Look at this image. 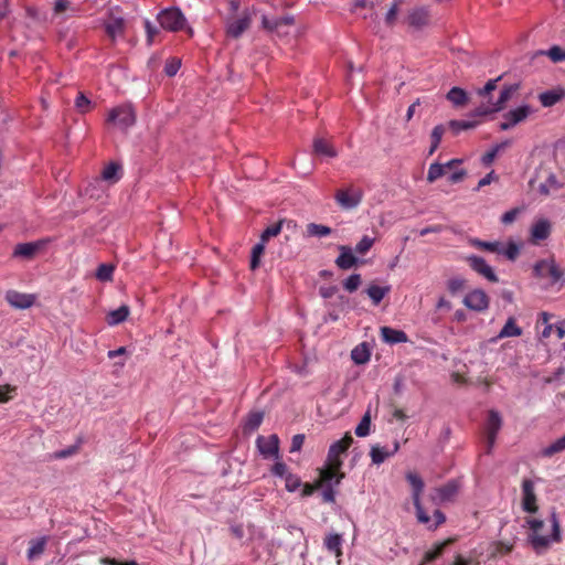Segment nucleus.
Here are the masks:
<instances>
[{"label": "nucleus", "mask_w": 565, "mask_h": 565, "mask_svg": "<svg viewBox=\"0 0 565 565\" xmlns=\"http://www.w3.org/2000/svg\"><path fill=\"white\" fill-rule=\"evenodd\" d=\"M361 281L360 274H352L343 281V288L349 292H353L360 287Z\"/></svg>", "instance_id": "09e8293b"}, {"label": "nucleus", "mask_w": 565, "mask_h": 565, "mask_svg": "<svg viewBox=\"0 0 565 565\" xmlns=\"http://www.w3.org/2000/svg\"><path fill=\"white\" fill-rule=\"evenodd\" d=\"M565 450V435L555 440L548 447L544 448L542 454L545 457H552L553 455Z\"/></svg>", "instance_id": "58836bf2"}, {"label": "nucleus", "mask_w": 565, "mask_h": 565, "mask_svg": "<svg viewBox=\"0 0 565 565\" xmlns=\"http://www.w3.org/2000/svg\"><path fill=\"white\" fill-rule=\"evenodd\" d=\"M49 536H41L38 539H32L29 541V548L26 552V557L30 561H33L38 557H40L47 545Z\"/></svg>", "instance_id": "b1692460"}, {"label": "nucleus", "mask_w": 565, "mask_h": 565, "mask_svg": "<svg viewBox=\"0 0 565 565\" xmlns=\"http://www.w3.org/2000/svg\"><path fill=\"white\" fill-rule=\"evenodd\" d=\"M40 247H41L40 242L21 243L14 247L13 256L31 259L34 257V255L40 249Z\"/></svg>", "instance_id": "393cba45"}, {"label": "nucleus", "mask_w": 565, "mask_h": 565, "mask_svg": "<svg viewBox=\"0 0 565 565\" xmlns=\"http://www.w3.org/2000/svg\"><path fill=\"white\" fill-rule=\"evenodd\" d=\"M4 299L7 302L15 309H28L32 307L36 300L35 295L23 294L17 290H8Z\"/></svg>", "instance_id": "ddd939ff"}, {"label": "nucleus", "mask_w": 565, "mask_h": 565, "mask_svg": "<svg viewBox=\"0 0 565 565\" xmlns=\"http://www.w3.org/2000/svg\"><path fill=\"white\" fill-rule=\"evenodd\" d=\"M520 254V246L514 243V242H509L505 246H504V250H503V256L513 262L518 258Z\"/></svg>", "instance_id": "8fccbe9b"}, {"label": "nucleus", "mask_w": 565, "mask_h": 565, "mask_svg": "<svg viewBox=\"0 0 565 565\" xmlns=\"http://www.w3.org/2000/svg\"><path fill=\"white\" fill-rule=\"evenodd\" d=\"M463 305L473 311L482 312L489 307V297L481 289H475L463 298Z\"/></svg>", "instance_id": "9b49d317"}, {"label": "nucleus", "mask_w": 565, "mask_h": 565, "mask_svg": "<svg viewBox=\"0 0 565 565\" xmlns=\"http://www.w3.org/2000/svg\"><path fill=\"white\" fill-rule=\"evenodd\" d=\"M129 312V307L122 305L116 310L110 311L106 317V321L109 326H117L128 318Z\"/></svg>", "instance_id": "7c9ffc66"}, {"label": "nucleus", "mask_w": 565, "mask_h": 565, "mask_svg": "<svg viewBox=\"0 0 565 565\" xmlns=\"http://www.w3.org/2000/svg\"><path fill=\"white\" fill-rule=\"evenodd\" d=\"M454 542H455L454 539H447L443 542L436 543L433 548L428 550L424 554L423 559L419 565H426L427 563L434 562L437 558H439L444 554L445 550L449 545H451Z\"/></svg>", "instance_id": "412c9836"}, {"label": "nucleus", "mask_w": 565, "mask_h": 565, "mask_svg": "<svg viewBox=\"0 0 565 565\" xmlns=\"http://www.w3.org/2000/svg\"><path fill=\"white\" fill-rule=\"evenodd\" d=\"M263 422V414L262 413H252L249 414L248 418H247V422H246V427L250 430H254V429H257L259 427V425L262 424Z\"/></svg>", "instance_id": "6e6d98bb"}, {"label": "nucleus", "mask_w": 565, "mask_h": 565, "mask_svg": "<svg viewBox=\"0 0 565 565\" xmlns=\"http://www.w3.org/2000/svg\"><path fill=\"white\" fill-rule=\"evenodd\" d=\"M342 542L343 540L340 534H329L324 539V546L335 557H340L342 555Z\"/></svg>", "instance_id": "c756f323"}, {"label": "nucleus", "mask_w": 565, "mask_h": 565, "mask_svg": "<svg viewBox=\"0 0 565 565\" xmlns=\"http://www.w3.org/2000/svg\"><path fill=\"white\" fill-rule=\"evenodd\" d=\"M180 66H181V61L178 60V58H171L169 60L167 63H166V66H164V73L168 75V76H174L178 71L180 70Z\"/></svg>", "instance_id": "4d7b16f0"}, {"label": "nucleus", "mask_w": 565, "mask_h": 565, "mask_svg": "<svg viewBox=\"0 0 565 565\" xmlns=\"http://www.w3.org/2000/svg\"><path fill=\"white\" fill-rule=\"evenodd\" d=\"M406 479L413 488V503L417 504L424 490V481L417 473L414 472H408L406 475Z\"/></svg>", "instance_id": "c85d7f7f"}, {"label": "nucleus", "mask_w": 565, "mask_h": 565, "mask_svg": "<svg viewBox=\"0 0 565 565\" xmlns=\"http://www.w3.org/2000/svg\"><path fill=\"white\" fill-rule=\"evenodd\" d=\"M250 12L244 11L241 18L227 21L226 33L233 39H238L250 26Z\"/></svg>", "instance_id": "f8f14e48"}, {"label": "nucleus", "mask_w": 565, "mask_h": 565, "mask_svg": "<svg viewBox=\"0 0 565 565\" xmlns=\"http://www.w3.org/2000/svg\"><path fill=\"white\" fill-rule=\"evenodd\" d=\"M332 230L329 226L317 224V223H309L307 225V234L309 236H317V237H324L330 235Z\"/></svg>", "instance_id": "f704fd0d"}, {"label": "nucleus", "mask_w": 565, "mask_h": 565, "mask_svg": "<svg viewBox=\"0 0 565 565\" xmlns=\"http://www.w3.org/2000/svg\"><path fill=\"white\" fill-rule=\"evenodd\" d=\"M114 266L108 264H100L96 270V278L102 281L111 280Z\"/></svg>", "instance_id": "49530a36"}, {"label": "nucleus", "mask_w": 565, "mask_h": 565, "mask_svg": "<svg viewBox=\"0 0 565 565\" xmlns=\"http://www.w3.org/2000/svg\"><path fill=\"white\" fill-rule=\"evenodd\" d=\"M494 244L495 242H484V241H480V239H472L471 241V245L477 247V248H480V249H483V250H488V252H493L495 250V247H494Z\"/></svg>", "instance_id": "680f3d73"}, {"label": "nucleus", "mask_w": 565, "mask_h": 565, "mask_svg": "<svg viewBox=\"0 0 565 565\" xmlns=\"http://www.w3.org/2000/svg\"><path fill=\"white\" fill-rule=\"evenodd\" d=\"M522 509L527 513H535L539 510L535 487L531 479L522 481Z\"/></svg>", "instance_id": "9d476101"}, {"label": "nucleus", "mask_w": 565, "mask_h": 565, "mask_svg": "<svg viewBox=\"0 0 565 565\" xmlns=\"http://www.w3.org/2000/svg\"><path fill=\"white\" fill-rule=\"evenodd\" d=\"M380 331L382 340L386 343L395 344L408 341L407 334L402 330L393 329L391 327H382Z\"/></svg>", "instance_id": "4be33fe9"}, {"label": "nucleus", "mask_w": 565, "mask_h": 565, "mask_svg": "<svg viewBox=\"0 0 565 565\" xmlns=\"http://www.w3.org/2000/svg\"><path fill=\"white\" fill-rule=\"evenodd\" d=\"M520 89V84L504 85L500 92L499 98L494 103H490L489 106L479 107L476 110L477 115H488L492 113L501 111L505 108L507 104L511 100L512 96Z\"/></svg>", "instance_id": "f03ea898"}, {"label": "nucleus", "mask_w": 565, "mask_h": 565, "mask_svg": "<svg viewBox=\"0 0 565 565\" xmlns=\"http://www.w3.org/2000/svg\"><path fill=\"white\" fill-rule=\"evenodd\" d=\"M467 263L476 273H478L489 281L498 282V276L494 274L492 267L488 265L482 257L476 255L469 256L467 257Z\"/></svg>", "instance_id": "4468645a"}, {"label": "nucleus", "mask_w": 565, "mask_h": 565, "mask_svg": "<svg viewBox=\"0 0 565 565\" xmlns=\"http://www.w3.org/2000/svg\"><path fill=\"white\" fill-rule=\"evenodd\" d=\"M502 427V417L498 411L491 409L488 413V418L484 425V434L487 441V452L490 454L495 440L497 435Z\"/></svg>", "instance_id": "0eeeda50"}, {"label": "nucleus", "mask_w": 565, "mask_h": 565, "mask_svg": "<svg viewBox=\"0 0 565 565\" xmlns=\"http://www.w3.org/2000/svg\"><path fill=\"white\" fill-rule=\"evenodd\" d=\"M543 54L548 56L554 63L565 61V51L558 45H553L546 52H543Z\"/></svg>", "instance_id": "de8ad7c7"}, {"label": "nucleus", "mask_w": 565, "mask_h": 565, "mask_svg": "<svg viewBox=\"0 0 565 565\" xmlns=\"http://www.w3.org/2000/svg\"><path fill=\"white\" fill-rule=\"evenodd\" d=\"M390 291V286L381 287L377 285H370L365 290L366 295L371 298L374 306H377Z\"/></svg>", "instance_id": "2f4dec72"}, {"label": "nucleus", "mask_w": 565, "mask_h": 565, "mask_svg": "<svg viewBox=\"0 0 565 565\" xmlns=\"http://www.w3.org/2000/svg\"><path fill=\"white\" fill-rule=\"evenodd\" d=\"M121 178V167L116 162H110L102 171V179L109 183H116Z\"/></svg>", "instance_id": "cd10ccee"}, {"label": "nucleus", "mask_w": 565, "mask_h": 565, "mask_svg": "<svg viewBox=\"0 0 565 565\" xmlns=\"http://www.w3.org/2000/svg\"><path fill=\"white\" fill-rule=\"evenodd\" d=\"M522 333V329L515 323L514 318H509L501 331L498 334V339L519 337Z\"/></svg>", "instance_id": "473e14b6"}, {"label": "nucleus", "mask_w": 565, "mask_h": 565, "mask_svg": "<svg viewBox=\"0 0 565 565\" xmlns=\"http://www.w3.org/2000/svg\"><path fill=\"white\" fill-rule=\"evenodd\" d=\"M532 114L530 105H522L509 110L503 115V121L500 122L501 130H509L520 122H523Z\"/></svg>", "instance_id": "6e6552de"}, {"label": "nucleus", "mask_w": 565, "mask_h": 565, "mask_svg": "<svg viewBox=\"0 0 565 565\" xmlns=\"http://www.w3.org/2000/svg\"><path fill=\"white\" fill-rule=\"evenodd\" d=\"M466 287H467V281H466V279H463L461 277H454L447 281V289L452 296L462 291L463 289H466Z\"/></svg>", "instance_id": "4c0bfd02"}, {"label": "nucleus", "mask_w": 565, "mask_h": 565, "mask_svg": "<svg viewBox=\"0 0 565 565\" xmlns=\"http://www.w3.org/2000/svg\"><path fill=\"white\" fill-rule=\"evenodd\" d=\"M370 427H371V416H370V412H366L355 428V435L358 437L367 436L370 434Z\"/></svg>", "instance_id": "79ce46f5"}, {"label": "nucleus", "mask_w": 565, "mask_h": 565, "mask_svg": "<svg viewBox=\"0 0 565 565\" xmlns=\"http://www.w3.org/2000/svg\"><path fill=\"white\" fill-rule=\"evenodd\" d=\"M281 228L282 221L271 224L270 226L264 230V232L260 235V241L266 244L269 238L277 236L281 232Z\"/></svg>", "instance_id": "a19ab883"}, {"label": "nucleus", "mask_w": 565, "mask_h": 565, "mask_svg": "<svg viewBox=\"0 0 565 565\" xmlns=\"http://www.w3.org/2000/svg\"><path fill=\"white\" fill-rule=\"evenodd\" d=\"M458 482L450 480L443 487L436 489L437 498L443 502L451 501L458 493Z\"/></svg>", "instance_id": "bb28decb"}, {"label": "nucleus", "mask_w": 565, "mask_h": 565, "mask_svg": "<svg viewBox=\"0 0 565 565\" xmlns=\"http://www.w3.org/2000/svg\"><path fill=\"white\" fill-rule=\"evenodd\" d=\"M322 491V499L326 503H333L335 501V492L332 486H324Z\"/></svg>", "instance_id": "774afa93"}, {"label": "nucleus", "mask_w": 565, "mask_h": 565, "mask_svg": "<svg viewBox=\"0 0 565 565\" xmlns=\"http://www.w3.org/2000/svg\"><path fill=\"white\" fill-rule=\"evenodd\" d=\"M501 78H502V75L498 76L494 79L488 81L486 83V85L483 86V88L479 89L478 94L480 96L486 97L487 95H489L491 92H493L497 88L498 82L501 81Z\"/></svg>", "instance_id": "bf43d9fd"}, {"label": "nucleus", "mask_w": 565, "mask_h": 565, "mask_svg": "<svg viewBox=\"0 0 565 565\" xmlns=\"http://www.w3.org/2000/svg\"><path fill=\"white\" fill-rule=\"evenodd\" d=\"M399 449V443L397 440L394 441L392 448H387L380 445H374L371 448L370 456L371 460L374 465L383 463L387 458L395 455Z\"/></svg>", "instance_id": "f3484780"}, {"label": "nucleus", "mask_w": 565, "mask_h": 565, "mask_svg": "<svg viewBox=\"0 0 565 565\" xmlns=\"http://www.w3.org/2000/svg\"><path fill=\"white\" fill-rule=\"evenodd\" d=\"M353 438L350 433H347L342 439L333 443L328 451V462H333L335 468H341V455L344 454L352 445Z\"/></svg>", "instance_id": "1a4fd4ad"}, {"label": "nucleus", "mask_w": 565, "mask_h": 565, "mask_svg": "<svg viewBox=\"0 0 565 565\" xmlns=\"http://www.w3.org/2000/svg\"><path fill=\"white\" fill-rule=\"evenodd\" d=\"M125 20L119 17H110L105 22V31L107 35L114 41L117 36L122 35L125 32Z\"/></svg>", "instance_id": "5701e85b"}, {"label": "nucleus", "mask_w": 565, "mask_h": 565, "mask_svg": "<svg viewBox=\"0 0 565 565\" xmlns=\"http://www.w3.org/2000/svg\"><path fill=\"white\" fill-rule=\"evenodd\" d=\"M351 358L356 364H364L370 360V353L365 349L355 348L352 350Z\"/></svg>", "instance_id": "5fc2aeb1"}, {"label": "nucleus", "mask_w": 565, "mask_h": 565, "mask_svg": "<svg viewBox=\"0 0 565 565\" xmlns=\"http://www.w3.org/2000/svg\"><path fill=\"white\" fill-rule=\"evenodd\" d=\"M374 244V238L365 235L362 239L355 245V252L360 255L366 254Z\"/></svg>", "instance_id": "3c124183"}, {"label": "nucleus", "mask_w": 565, "mask_h": 565, "mask_svg": "<svg viewBox=\"0 0 565 565\" xmlns=\"http://www.w3.org/2000/svg\"><path fill=\"white\" fill-rule=\"evenodd\" d=\"M107 122L126 130L136 122V113L130 105H121L108 113Z\"/></svg>", "instance_id": "7ed1b4c3"}, {"label": "nucleus", "mask_w": 565, "mask_h": 565, "mask_svg": "<svg viewBox=\"0 0 565 565\" xmlns=\"http://www.w3.org/2000/svg\"><path fill=\"white\" fill-rule=\"evenodd\" d=\"M444 134H445V127L443 125H437L436 127H434L431 135H430L431 145H430V149H429V154H433L437 150Z\"/></svg>", "instance_id": "c9c22d12"}, {"label": "nucleus", "mask_w": 565, "mask_h": 565, "mask_svg": "<svg viewBox=\"0 0 565 565\" xmlns=\"http://www.w3.org/2000/svg\"><path fill=\"white\" fill-rule=\"evenodd\" d=\"M265 252V243L259 241L252 249L250 268L255 270L260 263V258Z\"/></svg>", "instance_id": "e433bc0d"}, {"label": "nucleus", "mask_w": 565, "mask_h": 565, "mask_svg": "<svg viewBox=\"0 0 565 565\" xmlns=\"http://www.w3.org/2000/svg\"><path fill=\"white\" fill-rule=\"evenodd\" d=\"M228 531L231 535L237 540H242L245 536L243 524L233 523L230 525Z\"/></svg>", "instance_id": "e2e57ef3"}, {"label": "nucleus", "mask_w": 565, "mask_h": 565, "mask_svg": "<svg viewBox=\"0 0 565 565\" xmlns=\"http://www.w3.org/2000/svg\"><path fill=\"white\" fill-rule=\"evenodd\" d=\"M301 486V480L298 476L289 473L285 477V487L287 491L295 492Z\"/></svg>", "instance_id": "864d4df0"}, {"label": "nucleus", "mask_w": 565, "mask_h": 565, "mask_svg": "<svg viewBox=\"0 0 565 565\" xmlns=\"http://www.w3.org/2000/svg\"><path fill=\"white\" fill-rule=\"evenodd\" d=\"M257 446L259 451L267 457L278 456L279 451V438L277 435H270L269 437L259 436L257 438Z\"/></svg>", "instance_id": "a211bd4d"}, {"label": "nucleus", "mask_w": 565, "mask_h": 565, "mask_svg": "<svg viewBox=\"0 0 565 565\" xmlns=\"http://www.w3.org/2000/svg\"><path fill=\"white\" fill-rule=\"evenodd\" d=\"M534 276L537 278H550L551 285L558 282L564 275L562 268L555 263L553 258L541 259L535 263L533 267Z\"/></svg>", "instance_id": "39448f33"}, {"label": "nucleus", "mask_w": 565, "mask_h": 565, "mask_svg": "<svg viewBox=\"0 0 565 565\" xmlns=\"http://www.w3.org/2000/svg\"><path fill=\"white\" fill-rule=\"evenodd\" d=\"M447 99L455 106H463L468 102L467 93L460 87H452L447 93Z\"/></svg>", "instance_id": "72a5a7b5"}, {"label": "nucleus", "mask_w": 565, "mask_h": 565, "mask_svg": "<svg viewBox=\"0 0 565 565\" xmlns=\"http://www.w3.org/2000/svg\"><path fill=\"white\" fill-rule=\"evenodd\" d=\"M157 19L161 28L170 32H178L182 30L186 22L183 13L177 8L162 10L158 14Z\"/></svg>", "instance_id": "20e7f679"}, {"label": "nucleus", "mask_w": 565, "mask_h": 565, "mask_svg": "<svg viewBox=\"0 0 565 565\" xmlns=\"http://www.w3.org/2000/svg\"><path fill=\"white\" fill-rule=\"evenodd\" d=\"M550 521L552 523V535L544 536L540 534L544 526V522L537 519H526V524L531 530L529 541L536 553L545 551L550 546L551 542L558 543L562 540L561 524L555 512L551 514Z\"/></svg>", "instance_id": "f257e3e1"}, {"label": "nucleus", "mask_w": 565, "mask_h": 565, "mask_svg": "<svg viewBox=\"0 0 565 565\" xmlns=\"http://www.w3.org/2000/svg\"><path fill=\"white\" fill-rule=\"evenodd\" d=\"M341 468H335L333 462H328L327 466L320 470V476L318 481V486L321 488L324 486H331V482L334 481V484H340L341 480L344 478V473L340 472Z\"/></svg>", "instance_id": "2eb2a0df"}, {"label": "nucleus", "mask_w": 565, "mask_h": 565, "mask_svg": "<svg viewBox=\"0 0 565 565\" xmlns=\"http://www.w3.org/2000/svg\"><path fill=\"white\" fill-rule=\"evenodd\" d=\"M363 191L354 185L339 189L334 194L335 202L344 210L355 209L362 201Z\"/></svg>", "instance_id": "423d86ee"}, {"label": "nucleus", "mask_w": 565, "mask_h": 565, "mask_svg": "<svg viewBox=\"0 0 565 565\" xmlns=\"http://www.w3.org/2000/svg\"><path fill=\"white\" fill-rule=\"evenodd\" d=\"M145 28L147 32V42L150 45L154 41V36L159 33V30L156 26H153L148 20L145 21Z\"/></svg>", "instance_id": "0e129e2a"}, {"label": "nucleus", "mask_w": 565, "mask_h": 565, "mask_svg": "<svg viewBox=\"0 0 565 565\" xmlns=\"http://www.w3.org/2000/svg\"><path fill=\"white\" fill-rule=\"evenodd\" d=\"M477 126L476 121L470 120H451L449 122L450 129L454 131V134H459L461 130H468L472 129Z\"/></svg>", "instance_id": "c03bdc74"}, {"label": "nucleus", "mask_w": 565, "mask_h": 565, "mask_svg": "<svg viewBox=\"0 0 565 565\" xmlns=\"http://www.w3.org/2000/svg\"><path fill=\"white\" fill-rule=\"evenodd\" d=\"M305 443V435L297 434L291 439L290 452L299 451Z\"/></svg>", "instance_id": "69168bd1"}, {"label": "nucleus", "mask_w": 565, "mask_h": 565, "mask_svg": "<svg viewBox=\"0 0 565 565\" xmlns=\"http://www.w3.org/2000/svg\"><path fill=\"white\" fill-rule=\"evenodd\" d=\"M512 550H513V544H511L509 542L499 541V542L494 543L491 556L492 557L503 556V555L511 553Z\"/></svg>", "instance_id": "a18cd8bd"}, {"label": "nucleus", "mask_w": 565, "mask_h": 565, "mask_svg": "<svg viewBox=\"0 0 565 565\" xmlns=\"http://www.w3.org/2000/svg\"><path fill=\"white\" fill-rule=\"evenodd\" d=\"M519 213H520V209H518V207L512 209V210L505 212L501 216V223L504 224V225L512 224L515 221V218L519 215Z\"/></svg>", "instance_id": "052dcab7"}, {"label": "nucleus", "mask_w": 565, "mask_h": 565, "mask_svg": "<svg viewBox=\"0 0 565 565\" xmlns=\"http://www.w3.org/2000/svg\"><path fill=\"white\" fill-rule=\"evenodd\" d=\"M430 12L427 7H418L408 12L407 23L415 28L422 29L429 24Z\"/></svg>", "instance_id": "dca6fc26"}, {"label": "nucleus", "mask_w": 565, "mask_h": 565, "mask_svg": "<svg viewBox=\"0 0 565 565\" xmlns=\"http://www.w3.org/2000/svg\"><path fill=\"white\" fill-rule=\"evenodd\" d=\"M559 99V96L552 92L542 93L540 95V100L543 106L550 107L553 106L555 103H557Z\"/></svg>", "instance_id": "13d9d810"}, {"label": "nucleus", "mask_w": 565, "mask_h": 565, "mask_svg": "<svg viewBox=\"0 0 565 565\" xmlns=\"http://www.w3.org/2000/svg\"><path fill=\"white\" fill-rule=\"evenodd\" d=\"M478 559H473L471 557H463L462 555L458 554L456 555L454 562L451 565H479Z\"/></svg>", "instance_id": "338daca9"}, {"label": "nucleus", "mask_w": 565, "mask_h": 565, "mask_svg": "<svg viewBox=\"0 0 565 565\" xmlns=\"http://www.w3.org/2000/svg\"><path fill=\"white\" fill-rule=\"evenodd\" d=\"M75 108L81 114H86L92 109V102L79 92L75 98Z\"/></svg>", "instance_id": "ea45409f"}, {"label": "nucleus", "mask_w": 565, "mask_h": 565, "mask_svg": "<svg viewBox=\"0 0 565 565\" xmlns=\"http://www.w3.org/2000/svg\"><path fill=\"white\" fill-rule=\"evenodd\" d=\"M66 11H71L72 14H75L77 10L72 6L68 0H56L54 6L55 14H62Z\"/></svg>", "instance_id": "603ef678"}, {"label": "nucleus", "mask_w": 565, "mask_h": 565, "mask_svg": "<svg viewBox=\"0 0 565 565\" xmlns=\"http://www.w3.org/2000/svg\"><path fill=\"white\" fill-rule=\"evenodd\" d=\"M340 255L335 259V265L343 270H348L356 265L358 258L353 255L351 247L339 246Z\"/></svg>", "instance_id": "6ab92c4d"}, {"label": "nucleus", "mask_w": 565, "mask_h": 565, "mask_svg": "<svg viewBox=\"0 0 565 565\" xmlns=\"http://www.w3.org/2000/svg\"><path fill=\"white\" fill-rule=\"evenodd\" d=\"M551 234V223L547 220H539L531 228V239L537 244L541 241L546 239Z\"/></svg>", "instance_id": "aec40b11"}, {"label": "nucleus", "mask_w": 565, "mask_h": 565, "mask_svg": "<svg viewBox=\"0 0 565 565\" xmlns=\"http://www.w3.org/2000/svg\"><path fill=\"white\" fill-rule=\"evenodd\" d=\"M313 152L317 156L334 158L337 157V151L333 146L323 138H315L313 140Z\"/></svg>", "instance_id": "a878e982"}, {"label": "nucleus", "mask_w": 565, "mask_h": 565, "mask_svg": "<svg viewBox=\"0 0 565 565\" xmlns=\"http://www.w3.org/2000/svg\"><path fill=\"white\" fill-rule=\"evenodd\" d=\"M445 167L444 164L439 163H431L428 169L427 173V181L429 183L435 182L437 179L441 178L445 174Z\"/></svg>", "instance_id": "37998d69"}]
</instances>
